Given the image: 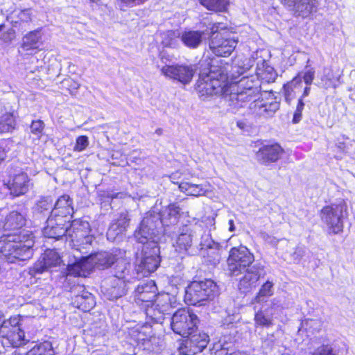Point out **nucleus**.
<instances>
[{"label":"nucleus","mask_w":355,"mask_h":355,"mask_svg":"<svg viewBox=\"0 0 355 355\" xmlns=\"http://www.w3.org/2000/svg\"><path fill=\"white\" fill-rule=\"evenodd\" d=\"M26 218L13 210L0 216V230L6 232L0 236V254L9 263L25 261L32 258L35 236L25 229Z\"/></svg>","instance_id":"f257e3e1"},{"label":"nucleus","mask_w":355,"mask_h":355,"mask_svg":"<svg viewBox=\"0 0 355 355\" xmlns=\"http://www.w3.org/2000/svg\"><path fill=\"white\" fill-rule=\"evenodd\" d=\"M209 71L200 74L196 83V89L201 96H227L230 94L232 83L228 79L226 66L220 59L207 58L205 60Z\"/></svg>","instance_id":"f03ea898"},{"label":"nucleus","mask_w":355,"mask_h":355,"mask_svg":"<svg viewBox=\"0 0 355 355\" xmlns=\"http://www.w3.org/2000/svg\"><path fill=\"white\" fill-rule=\"evenodd\" d=\"M237 41L230 37L227 25L222 22L214 23L210 28L209 47L218 57H229L234 51Z\"/></svg>","instance_id":"7ed1b4c3"},{"label":"nucleus","mask_w":355,"mask_h":355,"mask_svg":"<svg viewBox=\"0 0 355 355\" xmlns=\"http://www.w3.org/2000/svg\"><path fill=\"white\" fill-rule=\"evenodd\" d=\"M258 150L255 152L257 162L262 166H270L279 162L285 155L286 150L282 144L272 139H258L254 141Z\"/></svg>","instance_id":"20e7f679"},{"label":"nucleus","mask_w":355,"mask_h":355,"mask_svg":"<svg viewBox=\"0 0 355 355\" xmlns=\"http://www.w3.org/2000/svg\"><path fill=\"white\" fill-rule=\"evenodd\" d=\"M254 261V254L243 245L231 248L227 258L228 270L235 276L248 272Z\"/></svg>","instance_id":"39448f33"},{"label":"nucleus","mask_w":355,"mask_h":355,"mask_svg":"<svg viewBox=\"0 0 355 355\" xmlns=\"http://www.w3.org/2000/svg\"><path fill=\"white\" fill-rule=\"evenodd\" d=\"M200 320L197 315L189 309H178L173 315L171 328L173 331L182 337H188L196 333Z\"/></svg>","instance_id":"423d86ee"},{"label":"nucleus","mask_w":355,"mask_h":355,"mask_svg":"<svg viewBox=\"0 0 355 355\" xmlns=\"http://www.w3.org/2000/svg\"><path fill=\"white\" fill-rule=\"evenodd\" d=\"M67 236L71 239V242L80 252L87 254V250L92 245L94 236L90 234L91 228L89 223L81 218L72 220L70 226H68Z\"/></svg>","instance_id":"0eeeda50"},{"label":"nucleus","mask_w":355,"mask_h":355,"mask_svg":"<svg viewBox=\"0 0 355 355\" xmlns=\"http://www.w3.org/2000/svg\"><path fill=\"white\" fill-rule=\"evenodd\" d=\"M259 94V97L250 103L251 113L259 117L272 116L280 108V98L272 90L263 91Z\"/></svg>","instance_id":"6e6552de"},{"label":"nucleus","mask_w":355,"mask_h":355,"mask_svg":"<svg viewBox=\"0 0 355 355\" xmlns=\"http://www.w3.org/2000/svg\"><path fill=\"white\" fill-rule=\"evenodd\" d=\"M346 211V207L341 204L325 205L320 209V217L327 225L329 234H339L343 232L344 216Z\"/></svg>","instance_id":"1a4fd4ad"},{"label":"nucleus","mask_w":355,"mask_h":355,"mask_svg":"<svg viewBox=\"0 0 355 355\" xmlns=\"http://www.w3.org/2000/svg\"><path fill=\"white\" fill-rule=\"evenodd\" d=\"M216 285L211 279L204 281H192L187 287L184 301L189 305H196L207 301L215 295Z\"/></svg>","instance_id":"9d476101"},{"label":"nucleus","mask_w":355,"mask_h":355,"mask_svg":"<svg viewBox=\"0 0 355 355\" xmlns=\"http://www.w3.org/2000/svg\"><path fill=\"white\" fill-rule=\"evenodd\" d=\"M232 87H236L233 101L238 107H244L250 102L251 103L260 93V86L252 77H243L237 83H232Z\"/></svg>","instance_id":"9b49d317"},{"label":"nucleus","mask_w":355,"mask_h":355,"mask_svg":"<svg viewBox=\"0 0 355 355\" xmlns=\"http://www.w3.org/2000/svg\"><path fill=\"white\" fill-rule=\"evenodd\" d=\"M21 325V317L19 315H12L8 320H4L1 325L2 337L13 347H19L28 343Z\"/></svg>","instance_id":"f8f14e48"},{"label":"nucleus","mask_w":355,"mask_h":355,"mask_svg":"<svg viewBox=\"0 0 355 355\" xmlns=\"http://www.w3.org/2000/svg\"><path fill=\"white\" fill-rule=\"evenodd\" d=\"M3 183L10 193L15 197L28 193L32 185L31 180L27 173L21 170L15 172L9 171L7 177L3 180Z\"/></svg>","instance_id":"ddd939ff"},{"label":"nucleus","mask_w":355,"mask_h":355,"mask_svg":"<svg viewBox=\"0 0 355 355\" xmlns=\"http://www.w3.org/2000/svg\"><path fill=\"white\" fill-rule=\"evenodd\" d=\"M182 340L178 349L182 355H196L202 352L209 342V336L203 332L193 333Z\"/></svg>","instance_id":"4468645a"},{"label":"nucleus","mask_w":355,"mask_h":355,"mask_svg":"<svg viewBox=\"0 0 355 355\" xmlns=\"http://www.w3.org/2000/svg\"><path fill=\"white\" fill-rule=\"evenodd\" d=\"M164 76L175 80L186 85L189 83L194 76L195 69L191 65L187 64H166L161 69Z\"/></svg>","instance_id":"2eb2a0df"},{"label":"nucleus","mask_w":355,"mask_h":355,"mask_svg":"<svg viewBox=\"0 0 355 355\" xmlns=\"http://www.w3.org/2000/svg\"><path fill=\"white\" fill-rule=\"evenodd\" d=\"M157 287L153 280L139 284L133 292L135 303L141 309L153 303L157 295Z\"/></svg>","instance_id":"dca6fc26"},{"label":"nucleus","mask_w":355,"mask_h":355,"mask_svg":"<svg viewBox=\"0 0 355 355\" xmlns=\"http://www.w3.org/2000/svg\"><path fill=\"white\" fill-rule=\"evenodd\" d=\"M42 28H37L26 33L21 39L20 48L30 55H35L42 50Z\"/></svg>","instance_id":"f3484780"},{"label":"nucleus","mask_w":355,"mask_h":355,"mask_svg":"<svg viewBox=\"0 0 355 355\" xmlns=\"http://www.w3.org/2000/svg\"><path fill=\"white\" fill-rule=\"evenodd\" d=\"M69 221V220L49 216L46 220V225L44 229V234L46 237L55 240H59L64 236H67V231L69 230L67 223Z\"/></svg>","instance_id":"a211bd4d"},{"label":"nucleus","mask_w":355,"mask_h":355,"mask_svg":"<svg viewBox=\"0 0 355 355\" xmlns=\"http://www.w3.org/2000/svg\"><path fill=\"white\" fill-rule=\"evenodd\" d=\"M61 261V257L55 250L47 249L35 263L33 271L35 274H41L52 267L57 266Z\"/></svg>","instance_id":"6ab92c4d"},{"label":"nucleus","mask_w":355,"mask_h":355,"mask_svg":"<svg viewBox=\"0 0 355 355\" xmlns=\"http://www.w3.org/2000/svg\"><path fill=\"white\" fill-rule=\"evenodd\" d=\"M73 213V199L68 194H63L57 199L50 216L69 220L68 217L71 218Z\"/></svg>","instance_id":"aec40b11"},{"label":"nucleus","mask_w":355,"mask_h":355,"mask_svg":"<svg viewBox=\"0 0 355 355\" xmlns=\"http://www.w3.org/2000/svg\"><path fill=\"white\" fill-rule=\"evenodd\" d=\"M193 234V229L185 225L182 228V232L178 235L173 247L175 252L182 258L189 253V249L192 247Z\"/></svg>","instance_id":"412c9836"},{"label":"nucleus","mask_w":355,"mask_h":355,"mask_svg":"<svg viewBox=\"0 0 355 355\" xmlns=\"http://www.w3.org/2000/svg\"><path fill=\"white\" fill-rule=\"evenodd\" d=\"M126 291L125 281L123 278L114 276L110 279L105 294L109 300L113 301L125 295Z\"/></svg>","instance_id":"4be33fe9"},{"label":"nucleus","mask_w":355,"mask_h":355,"mask_svg":"<svg viewBox=\"0 0 355 355\" xmlns=\"http://www.w3.org/2000/svg\"><path fill=\"white\" fill-rule=\"evenodd\" d=\"M302 75L298 72L291 80L285 83L282 86V92L285 101L291 104L295 98L297 90L302 88Z\"/></svg>","instance_id":"5701e85b"},{"label":"nucleus","mask_w":355,"mask_h":355,"mask_svg":"<svg viewBox=\"0 0 355 355\" xmlns=\"http://www.w3.org/2000/svg\"><path fill=\"white\" fill-rule=\"evenodd\" d=\"M160 257L156 253L148 256H144L138 265V272L144 276H148L155 272L159 266Z\"/></svg>","instance_id":"b1692460"},{"label":"nucleus","mask_w":355,"mask_h":355,"mask_svg":"<svg viewBox=\"0 0 355 355\" xmlns=\"http://www.w3.org/2000/svg\"><path fill=\"white\" fill-rule=\"evenodd\" d=\"M33 21L32 8H24L19 10L15 15V19L11 20L12 26L21 31L28 28L29 24Z\"/></svg>","instance_id":"393cba45"},{"label":"nucleus","mask_w":355,"mask_h":355,"mask_svg":"<svg viewBox=\"0 0 355 355\" xmlns=\"http://www.w3.org/2000/svg\"><path fill=\"white\" fill-rule=\"evenodd\" d=\"M73 304L83 312H88L95 306V297L88 291H83L75 296Z\"/></svg>","instance_id":"a878e982"},{"label":"nucleus","mask_w":355,"mask_h":355,"mask_svg":"<svg viewBox=\"0 0 355 355\" xmlns=\"http://www.w3.org/2000/svg\"><path fill=\"white\" fill-rule=\"evenodd\" d=\"M205 35L202 31H185L182 33L181 41L189 49H196L201 43Z\"/></svg>","instance_id":"bb28decb"},{"label":"nucleus","mask_w":355,"mask_h":355,"mask_svg":"<svg viewBox=\"0 0 355 355\" xmlns=\"http://www.w3.org/2000/svg\"><path fill=\"white\" fill-rule=\"evenodd\" d=\"M352 140L345 135L338 138L334 146L331 148L334 157L336 159H341L343 155L349 153V150L352 146Z\"/></svg>","instance_id":"cd10ccee"},{"label":"nucleus","mask_w":355,"mask_h":355,"mask_svg":"<svg viewBox=\"0 0 355 355\" xmlns=\"http://www.w3.org/2000/svg\"><path fill=\"white\" fill-rule=\"evenodd\" d=\"M200 3L208 10L225 12L228 10L230 0H199Z\"/></svg>","instance_id":"c85d7f7f"},{"label":"nucleus","mask_w":355,"mask_h":355,"mask_svg":"<svg viewBox=\"0 0 355 355\" xmlns=\"http://www.w3.org/2000/svg\"><path fill=\"white\" fill-rule=\"evenodd\" d=\"M180 189L187 196L195 197L205 196L207 193L205 189L201 184H192L189 182H181L179 184Z\"/></svg>","instance_id":"c756f323"},{"label":"nucleus","mask_w":355,"mask_h":355,"mask_svg":"<svg viewBox=\"0 0 355 355\" xmlns=\"http://www.w3.org/2000/svg\"><path fill=\"white\" fill-rule=\"evenodd\" d=\"M141 309L144 311L146 317L153 322H159L162 320H164V315L166 313L158 306H154L153 302L150 304L146 305V306Z\"/></svg>","instance_id":"7c9ffc66"},{"label":"nucleus","mask_w":355,"mask_h":355,"mask_svg":"<svg viewBox=\"0 0 355 355\" xmlns=\"http://www.w3.org/2000/svg\"><path fill=\"white\" fill-rule=\"evenodd\" d=\"M88 270L87 257L67 266L68 273L74 277L85 276Z\"/></svg>","instance_id":"2f4dec72"},{"label":"nucleus","mask_w":355,"mask_h":355,"mask_svg":"<svg viewBox=\"0 0 355 355\" xmlns=\"http://www.w3.org/2000/svg\"><path fill=\"white\" fill-rule=\"evenodd\" d=\"M15 125V119L12 113L7 112L0 116V133L12 131Z\"/></svg>","instance_id":"473e14b6"},{"label":"nucleus","mask_w":355,"mask_h":355,"mask_svg":"<svg viewBox=\"0 0 355 355\" xmlns=\"http://www.w3.org/2000/svg\"><path fill=\"white\" fill-rule=\"evenodd\" d=\"M257 73L262 80L268 83L275 82L277 76L274 68L267 64H263L262 68H259Z\"/></svg>","instance_id":"72a5a7b5"},{"label":"nucleus","mask_w":355,"mask_h":355,"mask_svg":"<svg viewBox=\"0 0 355 355\" xmlns=\"http://www.w3.org/2000/svg\"><path fill=\"white\" fill-rule=\"evenodd\" d=\"M28 355H53V349L49 342L35 345L28 352Z\"/></svg>","instance_id":"f704fd0d"},{"label":"nucleus","mask_w":355,"mask_h":355,"mask_svg":"<svg viewBox=\"0 0 355 355\" xmlns=\"http://www.w3.org/2000/svg\"><path fill=\"white\" fill-rule=\"evenodd\" d=\"M254 321L256 327L268 329L273 325L272 318L268 317L262 310L254 313Z\"/></svg>","instance_id":"c9c22d12"},{"label":"nucleus","mask_w":355,"mask_h":355,"mask_svg":"<svg viewBox=\"0 0 355 355\" xmlns=\"http://www.w3.org/2000/svg\"><path fill=\"white\" fill-rule=\"evenodd\" d=\"M273 283L269 280L263 283L256 294L254 301L257 303H260L263 300L262 298L272 296L273 295Z\"/></svg>","instance_id":"e433bc0d"},{"label":"nucleus","mask_w":355,"mask_h":355,"mask_svg":"<svg viewBox=\"0 0 355 355\" xmlns=\"http://www.w3.org/2000/svg\"><path fill=\"white\" fill-rule=\"evenodd\" d=\"M154 306H157L162 310H164L165 313L168 311L171 307V302L169 297L167 295L159 293L157 291V295L153 299Z\"/></svg>","instance_id":"4c0bfd02"},{"label":"nucleus","mask_w":355,"mask_h":355,"mask_svg":"<svg viewBox=\"0 0 355 355\" xmlns=\"http://www.w3.org/2000/svg\"><path fill=\"white\" fill-rule=\"evenodd\" d=\"M338 78L334 75L333 70H329L322 78V82L325 89L336 88Z\"/></svg>","instance_id":"58836bf2"},{"label":"nucleus","mask_w":355,"mask_h":355,"mask_svg":"<svg viewBox=\"0 0 355 355\" xmlns=\"http://www.w3.org/2000/svg\"><path fill=\"white\" fill-rule=\"evenodd\" d=\"M311 355H338L331 344H322L316 347Z\"/></svg>","instance_id":"ea45409f"},{"label":"nucleus","mask_w":355,"mask_h":355,"mask_svg":"<svg viewBox=\"0 0 355 355\" xmlns=\"http://www.w3.org/2000/svg\"><path fill=\"white\" fill-rule=\"evenodd\" d=\"M44 126L45 125L43 121L40 119L33 120L30 126L31 132L40 139L43 135Z\"/></svg>","instance_id":"a19ab883"},{"label":"nucleus","mask_w":355,"mask_h":355,"mask_svg":"<svg viewBox=\"0 0 355 355\" xmlns=\"http://www.w3.org/2000/svg\"><path fill=\"white\" fill-rule=\"evenodd\" d=\"M89 138L86 135H80L76 137L73 150L74 152H82L89 146Z\"/></svg>","instance_id":"79ce46f5"},{"label":"nucleus","mask_w":355,"mask_h":355,"mask_svg":"<svg viewBox=\"0 0 355 355\" xmlns=\"http://www.w3.org/2000/svg\"><path fill=\"white\" fill-rule=\"evenodd\" d=\"M62 87L68 91L70 94H73L79 88V83L73 78H65L62 83Z\"/></svg>","instance_id":"37998d69"},{"label":"nucleus","mask_w":355,"mask_h":355,"mask_svg":"<svg viewBox=\"0 0 355 355\" xmlns=\"http://www.w3.org/2000/svg\"><path fill=\"white\" fill-rule=\"evenodd\" d=\"M304 108V100L302 98H298L297 103L296 105L295 110L293 113V122L295 123H298L301 119L302 115V111Z\"/></svg>","instance_id":"c03bdc74"},{"label":"nucleus","mask_w":355,"mask_h":355,"mask_svg":"<svg viewBox=\"0 0 355 355\" xmlns=\"http://www.w3.org/2000/svg\"><path fill=\"white\" fill-rule=\"evenodd\" d=\"M254 282L250 277L245 275L239 281V288L243 292L248 291L252 287Z\"/></svg>","instance_id":"a18cd8bd"},{"label":"nucleus","mask_w":355,"mask_h":355,"mask_svg":"<svg viewBox=\"0 0 355 355\" xmlns=\"http://www.w3.org/2000/svg\"><path fill=\"white\" fill-rule=\"evenodd\" d=\"M10 148L8 146V141L2 139L0 140V164L3 162L7 158V153L9 152Z\"/></svg>","instance_id":"49530a36"},{"label":"nucleus","mask_w":355,"mask_h":355,"mask_svg":"<svg viewBox=\"0 0 355 355\" xmlns=\"http://www.w3.org/2000/svg\"><path fill=\"white\" fill-rule=\"evenodd\" d=\"M148 0H119L121 9L124 7H134L144 4Z\"/></svg>","instance_id":"de8ad7c7"},{"label":"nucleus","mask_w":355,"mask_h":355,"mask_svg":"<svg viewBox=\"0 0 355 355\" xmlns=\"http://www.w3.org/2000/svg\"><path fill=\"white\" fill-rule=\"evenodd\" d=\"M315 70L313 68H311L306 71L304 75L302 76V80L304 81L306 85H311L315 78Z\"/></svg>","instance_id":"09e8293b"},{"label":"nucleus","mask_w":355,"mask_h":355,"mask_svg":"<svg viewBox=\"0 0 355 355\" xmlns=\"http://www.w3.org/2000/svg\"><path fill=\"white\" fill-rule=\"evenodd\" d=\"M130 219L125 214H120L116 220L117 226L121 227V230H125L129 225Z\"/></svg>","instance_id":"8fccbe9b"},{"label":"nucleus","mask_w":355,"mask_h":355,"mask_svg":"<svg viewBox=\"0 0 355 355\" xmlns=\"http://www.w3.org/2000/svg\"><path fill=\"white\" fill-rule=\"evenodd\" d=\"M38 208L41 211L52 210V203L48 199H42L37 204Z\"/></svg>","instance_id":"3c124183"},{"label":"nucleus","mask_w":355,"mask_h":355,"mask_svg":"<svg viewBox=\"0 0 355 355\" xmlns=\"http://www.w3.org/2000/svg\"><path fill=\"white\" fill-rule=\"evenodd\" d=\"M168 207L169 210V214L176 216L180 214V207L176 204H170Z\"/></svg>","instance_id":"603ef678"},{"label":"nucleus","mask_w":355,"mask_h":355,"mask_svg":"<svg viewBox=\"0 0 355 355\" xmlns=\"http://www.w3.org/2000/svg\"><path fill=\"white\" fill-rule=\"evenodd\" d=\"M105 259L106 261L103 263L104 265H106V267H110L112 265L115 261V256L112 254H107L105 256Z\"/></svg>","instance_id":"864d4df0"},{"label":"nucleus","mask_w":355,"mask_h":355,"mask_svg":"<svg viewBox=\"0 0 355 355\" xmlns=\"http://www.w3.org/2000/svg\"><path fill=\"white\" fill-rule=\"evenodd\" d=\"M280 2L282 3V4H284V5H291L293 3H295L297 1H301L302 0H279ZM313 0H306V3L307 4H310L311 3H312Z\"/></svg>","instance_id":"5fc2aeb1"},{"label":"nucleus","mask_w":355,"mask_h":355,"mask_svg":"<svg viewBox=\"0 0 355 355\" xmlns=\"http://www.w3.org/2000/svg\"><path fill=\"white\" fill-rule=\"evenodd\" d=\"M311 85H306L304 88V90H303V92L302 94V95L300 96V97L299 98H302V100H304V98L306 96H308L310 94V92H311Z\"/></svg>","instance_id":"6e6d98bb"},{"label":"nucleus","mask_w":355,"mask_h":355,"mask_svg":"<svg viewBox=\"0 0 355 355\" xmlns=\"http://www.w3.org/2000/svg\"><path fill=\"white\" fill-rule=\"evenodd\" d=\"M224 355H246L244 352L239 350H235L232 352H226Z\"/></svg>","instance_id":"4d7b16f0"},{"label":"nucleus","mask_w":355,"mask_h":355,"mask_svg":"<svg viewBox=\"0 0 355 355\" xmlns=\"http://www.w3.org/2000/svg\"><path fill=\"white\" fill-rule=\"evenodd\" d=\"M228 224H229V230L230 232H233L235 230L234 220L233 219L229 220Z\"/></svg>","instance_id":"13d9d810"},{"label":"nucleus","mask_w":355,"mask_h":355,"mask_svg":"<svg viewBox=\"0 0 355 355\" xmlns=\"http://www.w3.org/2000/svg\"><path fill=\"white\" fill-rule=\"evenodd\" d=\"M237 126L241 129H244L245 128V123L243 121H237Z\"/></svg>","instance_id":"bf43d9fd"},{"label":"nucleus","mask_w":355,"mask_h":355,"mask_svg":"<svg viewBox=\"0 0 355 355\" xmlns=\"http://www.w3.org/2000/svg\"><path fill=\"white\" fill-rule=\"evenodd\" d=\"M11 355H28L27 354H25L24 353L20 352L19 349H15Z\"/></svg>","instance_id":"052dcab7"},{"label":"nucleus","mask_w":355,"mask_h":355,"mask_svg":"<svg viewBox=\"0 0 355 355\" xmlns=\"http://www.w3.org/2000/svg\"><path fill=\"white\" fill-rule=\"evenodd\" d=\"M142 230H143V227H139V229L137 231V233L139 234Z\"/></svg>","instance_id":"680f3d73"},{"label":"nucleus","mask_w":355,"mask_h":355,"mask_svg":"<svg viewBox=\"0 0 355 355\" xmlns=\"http://www.w3.org/2000/svg\"><path fill=\"white\" fill-rule=\"evenodd\" d=\"M4 24H0V31L4 28Z\"/></svg>","instance_id":"e2e57ef3"},{"label":"nucleus","mask_w":355,"mask_h":355,"mask_svg":"<svg viewBox=\"0 0 355 355\" xmlns=\"http://www.w3.org/2000/svg\"><path fill=\"white\" fill-rule=\"evenodd\" d=\"M0 355H4V354L0 352Z\"/></svg>","instance_id":"0e129e2a"}]
</instances>
